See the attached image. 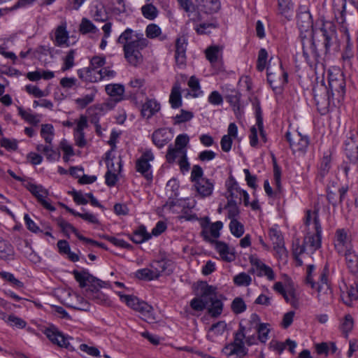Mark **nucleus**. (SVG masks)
<instances>
[{
  "label": "nucleus",
  "instance_id": "obj_56",
  "mask_svg": "<svg viewBox=\"0 0 358 358\" xmlns=\"http://www.w3.org/2000/svg\"><path fill=\"white\" fill-rule=\"evenodd\" d=\"M268 324L260 323L257 329L258 339L261 343H265L268 339L270 329Z\"/></svg>",
  "mask_w": 358,
  "mask_h": 358
},
{
  "label": "nucleus",
  "instance_id": "obj_25",
  "mask_svg": "<svg viewBox=\"0 0 358 358\" xmlns=\"http://www.w3.org/2000/svg\"><path fill=\"white\" fill-rule=\"evenodd\" d=\"M198 3V7L201 6L204 13L208 14H214L217 13L221 8L220 0H194Z\"/></svg>",
  "mask_w": 358,
  "mask_h": 358
},
{
  "label": "nucleus",
  "instance_id": "obj_45",
  "mask_svg": "<svg viewBox=\"0 0 358 358\" xmlns=\"http://www.w3.org/2000/svg\"><path fill=\"white\" fill-rule=\"evenodd\" d=\"M57 224L60 227L62 232L66 235H69L70 232H72L77 236L79 240L80 237H84L79 234L77 229H76L71 224L62 217L57 219Z\"/></svg>",
  "mask_w": 358,
  "mask_h": 358
},
{
  "label": "nucleus",
  "instance_id": "obj_28",
  "mask_svg": "<svg viewBox=\"0 0 358 358\" xmlns=\"http://www.w3.org/2000/svg\"><path fill=\"white\" fill-rule=\"evenodd\" d=\"M129 237L134 243L140 244L150 239L151 234L147 231L144 225H141L134 231L133 234L129 235Z\"/></svg>",
  "mask_w": 358,
  "mask_h": 358
},
{
  "label": "nucleus",
  "instance_id": "obj_64",
  "mask_svg": "<svg viewBox=\"0 0 358 358\" xmlns=\"http://www.w3.org/2000/svg\"><path fill=\"white\" fill-rule=\"evenodd\" d=\"M136 276L141 280H151L156 278L157 275L155 271L145 268L138 270L136 272Z\"/></svg>",
  "mask_w": 358,
  "mask_h": 358
},
{
  "label": "nucleus",
  "instance_id": "obj_26",
  "mask_svg": "<svg viewBox=\"0 0 358 358\" xmlns=\"http://www.w3.org/2000/svg\"><path fill=\"white\" fill-rule=\"evenodd\" d=\"M356 278L354 282L347 287L346 292L342 294L343 300L348 306H350L352 301L358 299V277Z\"/></svg>",
  "mask_w": 358,
  "mask_h": 358
},
{
  "label": "nucleus",
  "instance_id": "obj_15",
  "mask_svg": "<svg viewBox=\"0 0 358 358\" xmlns=\"http://www.w3.org/2000/svg\"><path fill=\"white\" fill-rule=\"evenodd\" d=\"M351 242L350 236L345 229H338L335 232L334 247L338 253L344 252L350 247Z\"/></svg>",
  "mask_w": 358,
  "mask_h": 358
},
{
  "label": "nucleus",
  "instance_id": "obj_24",
  "mask_svg": "<svg viewBox=\"0 0 358 358\" xmlns=\"http://www.w3.org/2000/svg\"><path fill=\"white\" fill-rule=\"evenodd\" d=\"M160 110V104L155 99H148L143 104L141 115L147 119L150 118Z\"/></svg>",
  "mask_w": 358,
  "mask_h": 358
},
{
  "label": "nucleus",
  "instance_id": "obj_34",
  "mask_svg": "<svg viewBox=\"0 0 358 358\" xmlns=\"http://www.w3.org/2000/svg\"><path fill=\"white\" fill-rule=\"evenodd\" d=\"M287 303H289L294 308L299 307V296L294 287L289 285L287 291L282 296Z\"/></svg>",
  "mask_w": 358,
  "mask_h": 358
},
{
  "label": "nucleus",
  "instance_id": "obj_43",
  "mask_svg": "<svg viewBox=\"0 0 358 358\" xmlns=\"http://www.w3.org/2000/svg\"><path fill=\"white\" fill-rule=\"evenodd\" d=\"M169 102L173 108H178L182 106V97L179 85L176 84L173 87L169 97Z\"/></svg>",
  "mask_w": 358,
  "mask_h": 358
},
{
  "label": "nucleus",
  "instance_id": "obj_54",
  "mask_svg": "<svg viewBox=\"0 0 358 358\" xmlns=\"http://www.w3.org/2000/svg\"><path fill=\"white\" fill-rule=\"evenodd\" d=\"M93 72L91 68H84L78 70V77L87 82L90 83H96L97 82V79L95 78V75L93 76Z\"/></svg>",
  "mask_w": 358,
  "mask_h": 358
},
{
  "label": "nucleus",
  "instance_id": "obj_39",
  "mask_svg": "<svg viewBox=\"0 0 358 358\" xmlns=\"http://www.w3.org/2000/svg\"><path fill=\"white\" fill-rule=\"evenodd\" d=\"M87 297L99 304H108V297L103 294L99 289L94 287L92 289H87L86 290Z\"/></svg>",
  "mask_w": 358,
  "mask_h": 358
},
{
  "label": "nucleus",
  "instance_id": "obj_21",
  "mask_svg": "<svg viewBox=\"0 0 358 358\" xmlns=\"http://www.w3.org/2000/svg\"><path fill=\"white\" fill-rule=\"evenodd\" d=\"M216 296V288L215 287L209 285L205 282L201 283L199 297L206 307L209 306Z\"/></svg>",
  "mask_w": 358,
  "mask_h": 358
},
{
  "label": "nucleus",
  "instance_id": "obj_63",
  "mask_svg": "<svg viewBox=\"0 0 358 358\" xmlns=\"http://www.w3.org/2000/svg\"><path fill=\"white\" fill-rule=\"evenodd\" d=\"M194 117V114L191 111L182 109L180 113L174 117V124H179L191 120Z\"/></svg>",
  "mask_w": 358,
  "mask_h": 358
},
{
  "label": "nucleus",
  "instance_id": "obj_37",
  "mask_svg": "<svg viewBox=\"0 0 358 358\" xmlns=\"http://www.w3.org/2000/svg\"><path fill=\"white\" fill-rule=\"evenodd\" d=\"M241 94L236 90H231L226 96L227 101L233 107L234 111L237 115L240 113V100Z\"/></svg>",
  "mask_w": 358,
  "mask_h": 358
},
{
  "label": "nucleus",
  "instance_id": "obj_58",
  "mask_svg": "<svg viewBox=\"0 0 358 358\" xmlns=\"http://www.w3.org/2000/svg\"><path fill=\"white\" fill-rule=\"evenodd\" d=\"M252 278L246 273L242 272L234 277V282L238 286H248L251 284Z\"/></svg>",
  "mask_w": 358,
  "mask_h": 358
},
{
  "label": "nucleus",
  "instance_id": "obj_30",
  "mask_svg": "<svg viewBox=\"0 0 358 358\" xmlns=\"http://www.w3.org/2000/svg\"><path fill=\"white\" fill-rule=\"evenodd\" d=\"M317 299L322 304H328L333 300V293L330 285L317 286Z\"/></svg>",
  "mask_w": 358,
  "mask_h": 358
},
{
  "label": "nucleus",
  "instance_id": "obj_62",
  "mask_svg": "<svg viewBox=\"0 0 358 358\" xmlns=\"http://www.w3.org/2000/svg\"><path fill=\"white\" fill-rule=\"evenodd\" d=\"M106 64V58L101 56H94L90 62V68L92 70L94 74L96 73L98 69L101 68Z\"/></svg>",
  "mask_w": 358,
  "mask_h": 358
},
{
  "label": "nucleus",
  "instance_id": "obj_20",
  "mask_svg": "<svg viewBox=\"0 0 358 358\" xmlns=\"http://www.w3.org/2000/svg\"><path fill=\"white\" fill-rule=\"evenodd\" d=\"M180 7L183 9L194 22L201 20V15L197 5H195L192 0H177Z\"/></svg>",
  "mask_w": 358,
  "mask_h": 358
},
{
  "label": "nucleus",
  "instance_id": "obj_61",
  "mask_svg": "<svg viewBox=\"0 0 358 358\" xmlns=\"http://www.w3.org/2000/svg\"><path fill=\"white\" fill-rule=\"evenodd\" d=\"M0 277L2 279L10 282L14 287L17 288H22L24 287L23 282L15 278L14 275L11 273L2 271L0 273Z\"/></svg>",
  "mask_w": 358,
  "mask_h": 358
},
{
  "label": "nucleus",
  "instance_id": "obj_38",
  "mask_svg": "<svg viewBox=\"0 0 358 358\" xmlns=\"http://www.w3.org/2000/svg\"><path fill=\"white\" fill-rule=\"evenodd\" d=\"M331 164V156L329 152H324L318 168V174L324 178L329 171Z\"/></svg>",
  "mask_w": 358,
  "mask_h": 358
},
{
  "label": "nucleus",
  "instance_id": "obj_27",
  "mask_svg": "<svg viewBox=\"0 0 358 358\" xmlns=\"http://www.w3.org/2000/svg\"><path fill=\"white\" fill-rule=\"evenodd\" d=\"M36 150L45 155L48 161H57L60 158V152L53 149L52 144H38L36 145Z\"/></svg>",
  "mask_w": 358,
  "mask_h": 358
},
{
  "label": "nucleus",
  "instance_id": "obj_7",
  "mask_svg": "<svg viewBox=\"0 0 358 358\" xmlns=\"http://www.w3.org/2000/svg\"><path fill=\"white\" fill-rule=\"evenodd\" d=\"M315 231L314 234L308 233L305 236L303 245L299 248V253H313L321 247L322 227L317 217L315 218Z\"/></svg>",
  "mask_w": 358,
  "mask_h": 358
},
{
  "label": "nucleus",
  "instance_id": "obj_57",
  "mask_svg": "<svg viewBox=\"0 0 358 358\" xmlns=\"http://www.w3.org/2000/svg\"><path fill=\"white\" fill-rule=\"evenodd\" d=\"M220 51V48L219 46L213 45L208 47L206 51V57L207 59L211 63L215 64L217 62L218 59V55Z\"/></svg>",
  "mask_w": 358,
  "mask_h": 358
},
{
  "label": "nucleus",
  "instance_id": "obj_29",
  "mask_svg": "<svg viewBox=\"0 0 358 358\" xmlns=\"http://www.w3.org/2000/svg\"><path fill=\"white\" fill-rule=\"evenodd\" d=\"M212 245H214L215 250L224 261L230 262L235 259L234 254L230 251L229 246L225 243L217 241Z\"/></svg>",
  "mask_w": 358,
  "mask_h": 358
},
{
  "label": "nucleus",
  "instance_id": "obj_18",
  "mask_svg": "<svg viewBox=\"0 0 358 358\" xmlns=\"http://www.w3.org/2000/svg\"><path fill=\"white\" fill-rule=\"evenodd\" d=\"M194 187L198 196L202 199L210 196L214 190L215 181L212 179L204 178L194 183Z\"/></svg>",
  "mask_w": 358,
  "mask_h": 358
},
{
  "label": "nucleus",
  "instance_id": "obj_12",
  "mask_svg": "<svg viewBox=\"0 0 358 358\" xmlns=\"http://www.w3.org/2000/svg\"><path fill=\"white\" fill-rule=\"evenodd\" d=\"M154 159V155L150 150H145L136 164V171L141 173L147 180H152L150 162Z\"/></svg>",
  "mask_w": 358,
  "mask_h": 358
},
{
  "label": "nucleus",
  "instance_id": "obj_22",
  "mask_svg": "<svg viewBox=\"0 0 358 358\" xmlns=\"http://www.w3.org/2000/svg\"><path fill=\"white\" fill-rule=\"evenodd\" d=\"M251 264L256 268L258 276H266L268 280H273L275 279V274L273 269L263 263L257 258H250Z\"/></svg>",
  "mask_w": 358,
  "mask_h": 358
},
{
  "label": "nucleus",
  "instance_id": "obj_55",
  "mask_svg": "<svg viewBox=\"0 0 358 358\" xmlns=\"http://www.w3.org/2000/svg\"><path fill=\"white\" fill-rule=\"evenodd\" d=\"M229 229L231 233L237 238L242 236L244 234V226L237 219L231 220Z\"/></svg>",
  "mask_w": 358,
  "mask_h": 358
},
{
  "label": "nucleus",
  "instance_id": "obj_52",
  "mask_svg": "<svg viewBox=\"0 0 358 358\" xmlns=\"http://www.w3.org/2000/svg\"><path fill=\"white\" fill-rule=\"evenodd\" d=\"M134 310L138 311L143 316L147 317L148 319H154L152 317V307L145 301H139Z\"/></svg>",
  "mask_w": 358,
  "mask_h": 358
},
{
  "label": "nucleus",
  "instance_id": "obj_48",
  "mask_svg": "<svg viewBox=\"0 0 358 358\" xmlns=\"http://www.w3.org/2000/svg\"><path fill=\"white\" fill-rule=\"evenodd\" d=\"M40 134L46 143V145L52 144L55 136V130L51 124H42Z\"/></svg>",
  "mask_w": 358,
  "mask_h": 358
},
{
  "label": "nucleus",
  "instance_id": "obj_2",
  "mask_svg": "<svg viewBox=\"0 0 358 358\" xmlns=\"http://www.w3.org/2000/svg\"><path fill=\"white\" fill-rule=\"evenodd\" d=\"M117 42L122 45L124 57L130 64L136 66L143 61L141 51L148 45V40L143 33L127 28L120 35Z\"/></svg>",
  "mask_w": 358,
  "mask_h": 358
},
{
  "label": "nucleus",
  "instance_id": "obj_49",
  "mask_svg": "<svg viewBox=\"0 0 358 358\" xmlns=\"http://www.w3.org/2000/svg\"><path fill=\"white\" fill-rule=\"evenodd\" d=\"M185 152H187L186 150L178 149L173 147L172 145H170L166 155V161L169 164L173 163L177 158L180 159L183 155V153Z\"/></svg>",
  "mask_w": 358,
  "mask_h": 358
},
{
  "label": "nucleus",
  "instance_id": "obj_16",
  "mask_svg": "<svg viewBox=\"0 0 358 358\" xmlns=\"http://www.w3.org/2000/svg\"><path fill=\"white\" fill-rule=\"evenodd\" d=\"M345 152L350 164L358 162V136L351 135L345 140Z\"/></svg>",
  "mask_w": 358,
  "mask_h": 358
},
{
  "label": "nucleus",
  "instance_id": "obj_9",
  "mask_svg": "<svg viewBox=\"0 0 358 358\" xmlns=\"http://www.w3.org/2000/svg\"><path fill=\"white\" fill-rule=\"evenodd\" d=\"M24 187L34 196L37 201L43 207L50 211L55 210V208L52 205L48 196L49 192L48 189L41 185H37L31 182H27L24 184Z\"/></svg>",
  "mask_w": 358,
  "mask_h": 358
},
{
  "label": "nucleus",
  "instance_id": "obj_44",
  "mask_svg": "<svg viewBox=\"0 0 358 358\" xmlns=\"http://www.w3.org/2000/svg\"><path fill=\"white\" fill-rule=\"evenodd\" d=\"M241 191L242 189L238 187L237 182L233 180L231 184L227 187V194L226 196L227 202H229L231 200L234 202H237L236 199H239Z\"/></svg>",
  "mask_w": 358,
  "mask_h": 358
},
{
  "label": "nucleus",
  "instance_id": "obj_40",
  "mask_svg": "<svg viewBox=\"0 0 358 358\" xmlns=\"http://www.w3.org/2000/svg\"><path fill=\"white\" fill-rule=\"evenodd\" d=\"M1 319L3 320L9 326L12 327L23 329L27 325V322L25 320L13 314L6 315V313H3Z\"/></svg>",
  "mask_w": 358,
  "mask_h": 358
},
{
  "label": "nucleus",
  "instance_id": "obj_46",
  "mask_svg": "<svg viewBox=\"0 0 358 358\" xmlns=\"http://www.w3.org/2000/svg\"><path fill=\"white\" fill-rule=\"evenodd\" d=\"M79 31L83 35L90 33L96 34L99 32L98 28L89 19L86 17H83L81 20V22L79 25Z\"/></svg>",
  "mask_w": 358,
  "mask_h": 358
},
{
  "label": "nucleus",
  "instance_id": "obj_36",
  "mask_svg": "<svg viewBox=\"0 0 358 358\" xmlns=\"http://www.w3.org/2000/svg\"><path fill=\"white\" fill-rule=\"evenodd\" d=\"M91 16L96 22H103L108 20V13L103 4L95 5L91 10Z\"/></svg>",
  "mask_w": 358,
  "mask_h": 358
},
{
  "label": "nucleus",
  "instance_id": "obj_17",
  "mask_svg": "<svg viewBox=\"0 0 358 358\" xmlns=\"http://www.w3.org/2000/svg\"><path fill=\"white\" fill-rule=\"evenodd\" d=\"M268 236L273 245V249L280 255L285 252V242L282 234L278 225H274L268 230Z\"/></svg>",
  "mask_w": 358,
  "mask_h": 358
},
{
  "label": "nucleus",
  "instance_id": "obj_51",
  "mask_svg": "<svg viewBox=\"0 0 358 358\" xmlns=\"http://www.w3.org/2000/svg\"><path fill=\"white\" fill-rule=\"evenodd\" d=\"M143 17L148 20H153L157 17V8L152 3H146L141 7Z\"/></svg>",
  "mask_w": 358,
  "mask_h": 358
},
{
  "label": "nucleus",
  "instance_id": "obj_50",
  "mask_svg": "<svg viewBox=\"0 0 358 358\" xmlns=\"http://www.w3.org/2000/svg\"><path fill=\"white\" fill-rule=\"evenodd\" d=\"M207 308L208 313L212 317H216L221 315L223 309V303L216 296L215 299L209 304V306H207Z\"/></svg>",
  "mask_w": 358,
  "mask_h": 358
},
{
  "label": "nucleus",
  "instance_id": "obj_1",
  "mask_svg": "<svg viewBox=\"0 0 358 358\" xmlns=\"http://www.w3.org/2000/svg\"><path fill=\"white\" fill-rule=\"evenodd\" d=\"M296 24L301 31L303 55L310 66L320 62V55L316 42H322L325 55L337 51L339 44L335 26L329 21L323 22L320 28H313V21L307 6H300L296 14Z\"/></svg>",
  "mask_w": 358,
  "mask_h": 358
},
{
  "label": "nucleus",
  "instance_id": "obj_35",
  "mask_svg": "<svg viewBox=\"0 0 358 358\" xmlns=\"http://www.w3.org/2000/svg\"><path fill=\"white\" fill-rule=\"evenodd\" d=\"M75 279L79 282L80 287H85L87 285V282H94L95 278L92 276L87 271H83L81 272L74 270L73 271Z\"/></svg>",
  "mask_w": 358,
  "mask_h": 358
},
{
  "label": "nucleus",
  "instance_id": "obj_19",
  "mask_svg": "<svg viewBox=\"0 0 358 358\" xmlns=\"http://www.w3.org/2000/svg\"><path fill=\"white\" fill-rule=\"evenodd\" d=\"M223 227V223L221 221H217L211 223L208 227L203 228L201 235L203 239L210 244L217 241L216 239L220 236V230Z\"/></svg>",
  "mask_w": 358,
  "mask_h": 358
},
{
  "label": "nucleus",
  "instance_id": "obj_23",
  "mask_svg": "<svg viewBox=\"0 0 358 358\" xmlns=\"http://www.w3.org/2000/svg\"><path fill=\"white\" fill-rule=\"evenodd\" d=\"M344 255L349 271L357 276L358 274V255L352 248L344 251Z\"/></svg>",
  "mask_w": 358,
  "mask_h": 358
},
{
  "label": "nucleus",
  "instance_id": "obj_60",
  "mask_svg": "<svg viewBox=\"0 0 358 358\" xmlns=\"http://www.w3.org/2000/svg\"><path fill=\"white\" fill-rule=\"evenodd\" d=\"M225 208L227 210V217L231 220H236V217L239 215V208L237 206V202H234L231 200L227 202L225 206Z\"/></svg>",
  "mask_w": 358,
  "mask_h": 358
},
{
  "label": "nucleus",
  "instance_id": "obj_13",
  "mask_svg": "<svg viewBox=\"0 0 358 358\" xmlns=\"http://www.w3.org/2000/svg\"><path fill=\"white\" fill-rule=\"evenodd\" d=\"M187 42L185 38L180 37L176 41L175 62L176 67L178 69H184L187 64Z\"/></svg>",
  "mask_w": 358,
  "mask_h": 358
},
{
  "label": "nucleus",
  "instance_id": "obj_33",
  "mask_svg": "<svg viewBox=\"0 0 358 358\" xmlns=\"http://www.w3.org/2000/svg\"><path fill=\"white\" fill-rule=\"evenodd\" d=\"M153 143L158 148H162L169 143L170 138L166 129H160L155 131L152 136Z\"/></svg>",
  "mask_w": 358,
  "mask_h": 358
},
{
  "label": "nucleus",
  "instance_id": "obj_4",
  "mask_svg": "<svg viewBox=\"0 0 358 358\" xmlns=\"http://www.w3.org/2000/svg\"><path fill=\"white\" fill-rule=\"evenodd\" d=\"M256 343V337L246 336L245 327L240 324L238 329L234 334L233 341L224 347L222 352L227 358H244L248 354V349L245 344L251 346Z\"/></svg>",
  "mask_w": 358,
  "mask_h": 358
},
{
  "label": "nucleus",
  "instance_id": "obj_11",
  "mask_svg": "<svg viewBox=\"0 0 358 358\" xmlns=\"http://www.w3.org/2000/svg\"><path fill=\"white\" fill-rule=\"evenodd\" d=\"M43 333L53 344L60 348L71 349V345L69 341L71 338L65 336L55 326L51 325L45 328Z\"/></svg>",
  "mask_w": 358,
  "mask_h": 358
},
{
  "label": "nucleus",
  "instance_id": "obj_41",
  "mask_svg": "<svg viewBox=\"0 0 358 358\" xmlns=\"http://www.w3.org/2000/svg\"><path fill=\"white\" fill-rule=\"evenodd\" d=\"M69 40V32L66 31V24L58 26L55 31V41L57 45H62Z\"/></svg>",
  "mask_w": 358,
  "mask_h": 358
},
{
  "label": "nucleus",
  "instance_id": "obj_14",
  "mask_svg": "<svg viewBox=\"0 0 358 358\" xmlns=\"http://www.w3.org/2000/svg\"><path fill=\"white\" fill-rule=\"evenodd\" d=\"M106 93L112 98L110 101H107L105 105L111 109L115 103L124 99V87L120 84H109L105 87Z\"/></svg>",
  "mask_w": 358,
  "mask_h": 358
},
{
  "label": "nucleus",
  "instance_id": "obj_31",
  "mask_svg": "<svg viewBox=\"0 0 358 358\" xmlns=\"http://www.w3.org/2000/svg\"><path fill=\"white\" fill-rule=\"evenodd\" d=\"M278 12L287 20H290L293 15L294 5L291 0H277Z\"/></svg>",
  "mask_w": 358,
  "mask_h": 358
},
{
  "label": "nucleus",
  "instance_id": "obj_10",
  "mask_svg": "<svg viewBox=\"0 0 358 358\" xmlns=\"http://www.w3.org/2000/svg\"><path fill=\"white\" fill-rule=\"evenodd\" d=\"M287 141L293 152H299L304 153L309 145V140L307 136H302L299 132L292 133L287 131L285 134Z\"/></svg>",
  "mask_w": 358,
  "mask_h": 358
},
{
  "label": "nucleus",
  "instance_id": "obj_53",
  "mask_svg": "<svg viewBox=\"0 0 358 358\" xmlns=\"http://www.w3.org/2000/svg\"><path fill=\"white\" fill-rule=\"evenodd\" d=\"M18 114L27 122L36 125L40 122L38 116L35 114L30 113L29 111L24 110L22 107L19 106L17 108Z\"/></svg>",
  "mask_w": 358,
  "mask_h": 358
},
{
  "label": "nucleus",
  "instance_id": "obj_47",
  "mask_svg": "<svg viewBox=\"0 0 358 358\" xmlns=\"http://www.w3.org/2000/svg\"><path fill=\"white\" fill-rule=\"evenodd\" d=\"M145 35L148 38H155L160 37L161 41H164L166 38V36L162 35L161 28L156 24L152 23L148 24L145 29Z\"/></svg>",
  "mask_w": 358,
  "mask_h": 358
},
{
  "label": "nucleus",
  "instance_id": "obj_8",
  "mask_svg": "<svg viewBox=\"0 0 358 358\" xmlns=\"http://www.w3.org/2000/svg\"><path fill=\"white\" fill-rule=\"evenodd\" d=\"M253 106L255 110L256 125H254L250 128L249 138L250 145L255 148L257 145L258 143L257 129L256 127H257L259 131L260 136L262 141L264 142H266L267 139L266 132L264 129L263 117L260 103L258 100H255V101L253 102Z\"/></svg>",
  "mask_w": 358,
  "mask_h": 358
},
{
  "label": "nucleus",
  "instance_id": "obj_32",
  "mask_svg": "<svg viewBox=\"0 0 358 358\" xmlns=\"http://www.w3.org/2000/svg\"><path fill=\"white\" fill-rule=\"evenodd\" d=\"M227 328V324L224 321H219L213 324L209 329L207 338L211 341H215L216 337L222 336Z\"/></svg>",
  "mask_w": 358,
  "mask_h": 358
},
{
  "label": "nucleus",
  "instance_id": "obj_6",
  "mask_svg": "<svg viewBox=\"0 0 358 358\" xmlns=\"http://www.w3.org/2000/svg\"><path fill=\"white\" fill-rule=\"evenodd\" d=\"M345 80L343 73L338 69L329 71L328 73V91L331 94L338 102L344 100L346 87Z\"/></svg>",
  "mask_w": 358,
  "mask_h": 358
},
{
  "label": "nucleus",
  "instance_id": "obj_5",
  "mask_svg": "<svg viewBox=\"0 0 358 358\" xmlns=\"http://www.w3.org/2000/svg\"><path fill=\"white\" fill-rule=\"evenodd\" d=\"M313 96L318 111L323 115L341 103L334 98L323 83L317 84L313 88Z\"/></svg>",
  "mask_w": 358,
  "mask_h": 358
},
{
  "label": "nucleus",
  "instance_id": "obj_59",
  "mask_svg": "<svg viewBox=\"0 0 358 358\" xmlns=\"http://www.w3.org/2000/svg\"><path fill=\"white\" fill-rule=\"evenodd\" d=\"M268 52L264 48H261L258 53L257 69L259 71H263L266 66Z\"/></svg>",
  "mask_w": 358,
  "mask_h": 358
},
{
  "label": "nucleus",
  "instance_id": "obj_3",
  "mask_svg": "<svg viewBox=\"0 0 358 358\" xmlns=\"http://www.w3.org/2000/svg\"><path fill=\"white\" fill-rule=\"evenodd\" d=\"M345 9L346 0H334L333 10L335 18L337 22L341 24L340 31L343 33L342 39L345 43L341 53V59L345 66L352 68L355 52L348 27L345 23Z\"/></svg>",
  "mask_w": 358,
  "mask_h": 358
},
{
  "label": "nucleus",
  "instance_id": "obj_42",
  "mask_svg": "<svg viewBox=\"0 0 358 358\" xmlns=\"http://www.w3.org/2000/svg\"><path fill=\"white\" fill-rule=\"evenodd\" d=\"M218 26V22L216 20H213L210 22L196 24L194 27V30L199 35L208 34L211 32V29H215Z\"/></svg>",
  "mask_w": 358,
  "mask_h": 358
}]
</instances>
